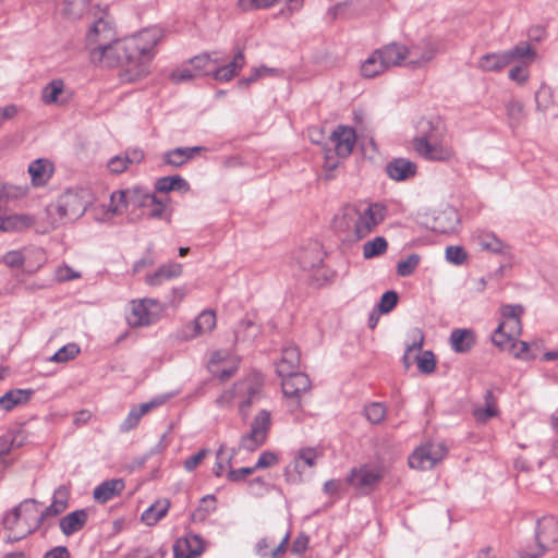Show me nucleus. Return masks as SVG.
Returning <instances> with one entry per match:
<instances>
[{
	"instance_id": "nucleus-1",
	"label": "nucleus",
	"mask_w": 558,
	"mask_h": 558,
	"mask_svg": "<svg viewBox=\"0 0 558 558\" xmlns=\"http://www.w3.org/2000/svg\"><path fill=\"white\" fill-rule=\"evenodd\" d=\"M162 38L159 27H148L122 39L116 38L105 50L94 52V63L122 69L121 78L134 82L149 72L154 48Z\"/></svg>"
},
{
	"instance_id": "nucleus-2",
	"label": "nucleus",
	"mask_w": 558,
	"mask_h": 558,
	"mask_svg": "<svg viewBox=\"0 0 558 558\" xmlns=\"http://www.w3.org/2000/svg\"><path fill=\"white\" fill-rule=\"evenodd\" d=\"M387 208L379 203L344 206L333 218L337 231L344 232L350 241H360L371 234L386 217Z\"/></svg>"
},
{
	"instance_id": "nucleus-3",
	"label": "nucleus",
	"mask_w": 558,
	"mask_h": 558,
	"mask_svg": "<svg viewBox=\"0 0 558 558\" xmlns=\"http://www.w3.org/2000/svg\"><path fill=\"white\" fill-rule=\"evenodd\" d=\"M90 203V194L86 189H69L54 203L46 207L47 226L43 232L53 230L59 226L73 222L81 218Z\"/></svg>"
},
{
	"instance_id": "nucleus-4",
	"label": "nucleus",
	"mask_w": 558,
	"mask_h": 558,
	"mask_svg": "<svg viewBox=\"0 0 558 558\" xmlns=\"http://www.w3.org/2000/svg\"><path fill=\"white\" fill-rule=\"evenodd\" d=\"M39 505L35 499H25L4 515L3 525L10 531V538L20 541L41 525Z\"/></svg>"
},
{
	"instance_id": "nucleus-5",
	"label": "nucleus",
	"mask_w": 558,
	"mask_h": 558,
	"mask_svg": "<svg viewBox=\"0 0 558 558\" xmlns=\"http://www.w3.org/2000/svg\"><path fill=\"white\" fill-rule=\"evenodd\" d=\"M415 153L428 161H449L454 151L452 147L435 131L417 136L412 142Z\"/></svg>"
},
{
	"instance_id": "nucleus-6",
	"label": "nucleus",
	"mask_w": 558,
	"mask_h": 558,
	"mask_svg": "<svg viewBox=\"0 0 558 558\" xmlns=\"http://www.w3.org/2000/svg\"><path fill=\"white\" fill-rule=\"evenodd\" d=\"M300 268L308 274V280L316 286H323L328 281V271L323 265L324 253L318 243H312L306 248H302L295 256Z\"/></svg>"
},
{
	"instance_id": "nucleus-7",
	"label": "nucleus",
	"mask_w": 558,
	"mask_h": 558,
	"mask_svg": "<svg viewBox=\"0 0 558 558\" xmlns=\"http://www.w3.org/2000/svg\"><path fill=\"white\" fill-rule=\"evenodd\" d=\"M536 548L524 550L521 558H539L558 543V520L553 515H544L536 522Z\"/></svg>"
},
{
	"instance_id": "nucleus-8",
	"label": "nucleus",
	"mask_w": 558,
	"mask_h": 558,
	"mask_svg": "<svg viewBox=\"0 0 558 558\" xmlns=\"http://www.w3.org/2000/svg\"><path fill=\"white\" fill-rule=\"evenodd\" d=\"M385 470L375 464H362L353 468L347 477V482L362 494L371 493L383 480Z\"/></svg>"
},
{
	"instance_id": "nucleus-9",
	"label": "nucleus",
	"mask_w": 558,
	"mask_h": 558,
	"mask_svg": "<svg viewBox=\"0 0 558 558\" xmlns=\"http://www.w3.org/2000/svg\"><path fill=\"white\" fill-rule=\"evenodd\" d=\"M448 449L442 442H427L417 447L408 459L409 465L416 470H430L447 454Z\"/></svg>"
},
{
	"instance_id": "nucleus-10",
	"label": "nucleus",
	"mask_w": 558,
	"mask_h": 558,
	"mask_svg": "<svg viewBox=\"0 0 558 558\" xmlns=\"http://www.w3.org/2000/svg\"><path fill=\"white\" fill-rule=\"evenodd\" d=\"M161 306L155 299H138L130 302V313L126 315V320L132 327H143L155 323Z\"/></svg>"
},
{
	"instance_id": "nucleus-11",
	"label": "nucleus",
	"mask_w": 558,
	"mask_h": 558,
	"mask_svg": "<svg viewBox=\"0 0 558 558\" xmlns=\"http://www.w3.org/2000/svg\"><path fill=\"white\" fill-rule=\"evenodd\" d=\"M270 424V413L266 410L259 411L251 424V430L241 437L239 448L253 452L263 446L266 441Z\"/></svg>"
},
{
	"instance_id": "nucleus-12",
	"label": "nucleus",
	"mask_w": 558,
	"mask_h": 558,
	"mask_svg": "<svg viewBox=\"0 0 558 558\" xmlns=\"http://www.w3.org/2000/svg\"><path fill=\"white\" fill-rule=\"evenodd\" d=\"M117 34L110 22L98 19L86 36V46L89 50L90 60H94V52L105 50L114 39Z\"/></svg>"
},
{
	"instance_id": "nucleus-13",
	"label": "nucleus",
	"mask_w": 558,
	"mask_h": 558,
	"mask_svg": "<svg viewBox=\"0 0 558 558\" xmlns=\"http://www.w3.org/2000/svg\"><path fill=\"white\" fill-rule=\"evenodd\" d=\"M439 52V43L432 38H422L408 47V62L411 68H423L434 60Z\"/></svg>"
},
{
	"instance_id": "nucleus-14",
	"label": "nucleus",
	"mask_w": 558,
	"mask_h": 558,
	"mask_svg": "<svg viewBox=\"0 0 558 558\" xmlns=\"http://www.w3.org/2000/svg\"><path fill=\"white\" fill-rule=\"evenodd\" d=\"M311 380L304 373L291 371L281 376V390L288 407H300V393L308 390Z\"/></svg>"
},
{
	"instance_id": "nucleus-15",
	"label": "nucleus",
	"mask_w": 558,
	"mask_h": 558,
	"mask_svg": "<svg viewBox=\"0 0 558 558\" xmlns=\"http://www.w3.org/2000/svg\"><path fill=\"white\" fill-rule=\"evenodd\" d=\"M262 385V378L256 374L250 375L235 384L240 388L239 397L242 398L239 404V412L243 420L247 418L250 407L258 400Z\"/></svg>"
},
{
	"instance_id": "nucleus-16",
	"label": "nucleus",
	"mask_w": 558,
	"mask_h": 558,
	"mask_svg": "<svg viewBox=\"0 0 558 558\" xmlns=\"http://www.w3.org/2000/svg\"><path fill=\"white\" fill-rule=\"evenodd\" d=\"M206 543L197 534H187L173 545L174 558H198L205 551Z\"/></svg>"
},
{
	"instance_id": "nucleus-17",
	"label": "nucleus",
	"mask_w": 558,
	"mask_h": 558,
	"mask_svg": "<svg viewBox=\"0 0 558 558\" xmlns=\"http://www.w3.org/2000/svg\"><path fill=\"white\" fill-rule=\"evenodd\" d=\"M330 141L335 145L337 156L341 158L349 157L356 142V134L353 128L338 125L330 134Z\"/></svg>"
},
{
	"instance_id": "nucleus-18",
	"label": "nucleus",
	"mask_w": 558,
	"mask_h": 558,
	"mask_svg": "<svg viewBox=\"0 0 558 558\" xmlns=\"http://www.w3.org/2000/svg\"><path fill=\"white\" fill-rule=\"evenodd\" d=\"M216 327V314L214 311H203L193 322L182 330L184 339L196 338L203 333L210 332Z\"/></svg>"
},
{
	"instance_id": "nucleus-19",
	"label": "nucleus",
	"mask_w": 558,
	"mask_h": 558,
	"mask_svg": "<svg viewBox=\"0 0 558 558\" xmlns=\"http://www.w3.org/2000/svg\"><path fill=\"white\" fill-rule=\"evenodd\" d=\"M70 99L71 93L65 88L61 78L52 80L41 89V101L47 106H64Z\"/></svg>"
},
{
	"instance_id": "nucleus-20",
	"label": "nucleus",
	"mask_w": 558,
	"mask_h": 558,
	"mask_svg": "<svg viewBox=\"0 0 558 558\" xmlns=\"http://www.w3.org/2000/svg\"><path fill=\"white\" fill-rule=\"evenodd\" d=\"M523 312V307L519 304L502 305L500 307V314L502 316V320L499 324L500 329H506L510 335L518 337L522 330L521 316Z\"/></svg>"
},
{
	"instance_id": "nucleus-21",
	"label": "nucleus",
	"mask_w": 558,
	"mask_h": 558,
	"mask_svg": "<svg viewBox=\"0 0 558 558\" xmlns=\"http://www.w3.org/2000/svg\"><path fill=\"white\" fill-rule=\"evenodd\" d=\"M128 207L126 190L114 191L110 194L109 204L100 206L101 217L98 219L107 221L116 216H121L126 211Z\"/></svg>"
},
{
	"instance_id": "nucleus-22",
	"label": "nucleus",
	"mask_w": 558,
	"mask_h": 558,
	"mask_svg": "<svg viewBox=\"0 0 558 558\" xmlns=\"http://www.w3.org/2000/svg\"><path fill=\"white\" fill-rule=\"evenodd\" d=\"M416 171V163L407 158H395L386 166V173L393 181H405L414 177Z\"/></svg>"
},
{
	"instance_id": "nucleus-23",
	"label": "nucleus",
	"mask_w": 558,
	"mask_h": 558,
	"mask_svg": "<svg viewBox=\"0 0 558 558\" xmlns=\"http://www.w3.org/2000/svg\"><path fill=\"white\" fill-rule=\"evenodd\" d=\"M28 173L34 186L45 185L53 173V166L48 159H36L28 166Z\"/></svg>"
},
{
	"instance_id": "nucleus-24",
	"label": "nucleus",
	"mask_w": 558,
	"mask_h": 558,
	"mask_svg": "<svg viewBox=\"0 0 558 558\" xmlns=\"http://www.w3.org/2000/svg\"><path fill=\"white\" fill-rule=\"evenodd\" d=\"M125 485L121 478H112L99 484L93 493L94 499L99 504H105L113 497L120 495Z\"/></svg>"
},
{
	"instance_id": "nucleus-25",
	"label": "nucleus",
	"mask_w": 558,
	"mask_h": 558,
	"mask_svg": "<svg viewBox=\"0 0 558 558\" xmlns=\"http://www.w3.org/2000/svg\"><path fill=\"white\" fill-rule=\"evenodd\" d=\"M535 104L537 110L550 114H558V99L555 97V90L546 84H542L535 93Z\"/></svg>"
},
{
	"instance_id": "nucleus-26",
	"label": "nucleus",
	"mask_w": 558,
	"mask_h": 558,
	"mask_svg": "<svg viewBox=\"0 0 558 558\" xmlns=\"http://www.w3.org/2000/svg\"><path fill=\"white\" fill-rule=\"evenodd\" d=\"M385 61L387 69L402 64L403 61L408 62V47L397 43H392L377 49Z\"/></svg>"
},
{
	"instance_id": "nucleus-27",
	"label": "nucleus",
	"mask_w": 558,
	"mask_h": 558,
	"mask_svg": "<svg viewBox=\"0 0 558 558\" xmlns=\"http://www.w3.org/2000/svg\"><path fill=\"white\" fill-rule=\"evenodd\" d=\"M182 265L179 263H169L160 266L154 274L146 276V283L150 287H158L165 280H171L181 276Z\"/></svg>"
},
{
	"instance_id": "nucleus-28",
	"label": "nucleus",
	"mask_w": 558,
	"mask_h": 558,
	"mask_svg": "<svg viewBox=\"0 0 558 558\" xmlns=\"http://www.w3.org/2000/svg\"><path fill=\"white\" fill-rule=\"evenodd\" d=\"M34 391L32 389H12L0 397V408L7 412L15 407L25 404L32 398Z\"/></svg>"
},
{
	"instance_id": "nucleus-29",
	"label": "nucleus",
	"mask_w": 558,
	"mask_h": 558,
	"mask_svg": "<svg viewBox=\"0 0 558 558\" xmlns=\"http://www.w3.org/2000/svg\"><path fill=\"white\" fill-rule=\"evenodd\" d=\"M33 223V218L28 215H5L0 210V231L14 232L27 229Z\"/></svg>"
},
{
	"instance_id": "nucleus-30",
	"label": "nucleus",
	"mask_w": 558,
	"mask_h": 558,
	"mask_svg": "<svg viewBox=\"0 0 558 558\" xmlns=\"http://www.w3.org/2000/svg\"><path fill=\"white\" fill-rule=\"evenodd\" d=\"M203 150L201 146L178 147L163 154V161L172 167H180Z\"/></svg>"
},
{
	"instance_id": "nucleus-31",
	"label": "nucleus",
	"mask_w": 558,
	"mask_h": 558,
	"mask_svg": "<svg viewBox=\"0 0 558 558\" xmlns=\"http://www.w3.org/2000/svg\"><path fill=\"white\" fill-rule=\"evenodd\" d=\"M69 489L65 486H59L53 494L52 502L44 511L39 510V515L43 517V522L47 517H54L63 512L68 507Z\"/></svg>"
},
{
	"instance_id": "nucleus-32",
	"label": "nucleus",
	"mask_w": 558,
	"mask_h": 558,
	"mask_svg": "<svg viewBox=\"0 0 558 558\" xmlns=\"http://www.w3.org/2000/svg\"><path fill=\"white\" fill-rule=\"evenodd\" d=\"M509 57L504 51L486 53L478 59V68L485 72H499L509 65Z\"/></svg>"
},
{
	"instance_id": "nucleus-33",
	"label": "nucleus",
	"mask_w": 558,
	"mask_h": 558,
	"mask_svg": "<svg viewBox=\"0 0 558 558\" xmlns=\"http://www.w3.org/2000/svg\"><path fill=\"white\" fill-rule=\"evenodd\" d=\"M450 343L453 351L464 353L475 344L474 332L470 329H454L450 335Z\"/></svg>"
},
{
	"instance_id": "nucleus-34",
	"label": "nucleus",
	"mask_w": 558,
	"mask_h": 558,
	"mask_svg": "<svg viewBox=\"0 0 558 558\" xmlns=\"http://www.w3.org/2000/svg\"><path fill=\"white\" fill-rule=\"evenodd\" d=\"M221 59L218 57L213 58L211 53H202L195 56L189 60V64L198 76L211 75L213 69L211 64H219Z\"/></svg>"
},
{
	"instance_id": "nucleus-35",
	"label": "nucleus",
	"mask_w": 558,
	"mask_h": 558,
	"mask_svg": "<svg viewBox=\"0 0 558 558\" xmlns=\"http://www.w3.org/2000/svg\"><path fill=\"white\" fill-rule=\"evenodd\" d=\"M155 189L160 193H168L171 191L186 193L190 190V184L185 179L177 174L159 178L155 183Z\"/></svg>"
},
{
	"instance_id": "nucleus-36",
	"label": "nucleus",
	"mask_w": 558,
	"mask_h": 558,
	"mask_svg": "<svg viewBox=\"0 0 558 558\" xmlns=\"http://www.w3.org/2000/svg\"><path fill=\"white\" fill-rule=\"evenodd\" d=\"M387 70L378 50H375L361 65V75L365 78H373Z\"/></svg>"
},
{
	"instance_id": "nucleus-37",
	"label": "nucleus",
	"mask_w": 558,
	"mask_h": 558,
	"mask_svg": "<svg viewBox=\"0 0 558 558\" xmlns=\"http://www.w3.org/2000/svg\"><path fill=\"white\" fill-rule=\"evenodd\" d=\"M87 521V513L85 510H75L66 514L60 521V529L65 535H71L81 530Z\"/></svg>"
},
{
	"instance_id": "nucleus-38",
	"label": "nucleus",
	"mask_w": 558,
	"mask_h": 558,
	"mask_svg": "<svg viewBox=\"0 0 558 558\" xmlns=\"http://www.w3.org/2000/svg\"><path fill=\"white\" fill-rule=\"evenodd\" d=\"M509 57V65L518 61H533L536 57V50L529 43H519L511 49L505 50Z\"/></svg>"
},
{
	"instance_id": "nucleus-39",
	"label": "nucleus",
	"mask_w": 558,
	"mask_h": 558,
	"mask_svg": "<svg viewBox=\"0 0 558 558\" xmlns=\"http://www.w3.org/2000/svg\"><path fill=\"white\" fill-rule=\"evenodd\" d=\"M169 507L170 501L168 499L158 500L143 512L142 520L147 525H154L167 514Z\"/></svg>"
},
{
	"instance_id": "nucleus-40",
	"label": "nucleus",
	"mask_w": 558,
	"mask_h": 558,
	"mask_svg": "<svg viewBox=\"0 0 558 558\" xmlns=\"http://www.w3.org/2000/svg\"><path fill=\"white\" fill-rule=\"evenodd\" d=\"M485 407L475 408L473 411V415L477 422H486L487 420L496 416L498 414V409L496 405V399L490 390H487L485 396Z\"/></svg>"
},
{
	"instance_id": "nucleus-41",
	"label": "nucleus",
	"mask_w": 558,
	"mask_h": 558,
	"mask_svg": "<svg viewBox=\"0 0 558 558\" xmlns=\"http://www.w3.org/2000/svg\"><path fill=\"white\" fill-rule=\"evenodd\" d=\"M301 355L295 345H289L281 351V376L283 373L295 371L300 366Z\"/></svg>"
},
{
	"instance_id": "nucleus-42",
	"label": "nucleus",
	"mask_w": 558,
	"mask_h": 558,
	"mask_svg": "<svg viewBox=\"0 0 558 558\" xmlns=\"http://www.w3.org/2000/svg\"><path fill=\"white\" fill-rule=\"evenodd\" d=\"M143 215L148 219H165L170 222L171 214L167 210L166 202L157 196L154 197L153 204L143 208Z\"/></svg>"
},
{
	"instance_id": "nucleus-43",
	"label": "nucleus",
	"mask_w": 558,
	"mask_h": 558,
	"mask_svg": "<svg viewBox=\"0 0 558 558\" xmlns=\"http://www.w3.org/2000/svg\"><path fill=\"white\" fill-rule=\"evenodd\" d=\"M128 193V206L132 205L138 208H146L149 204H153L155 194L148 193L141 187H132L126 190Z\"/></svg>"
},
{
	"instance_id": "nucleus-44",
	"label": "nucleus",
	"mask_w": 558,
	"mask_h": 558,
	"mask_svg": "<svg viewBox=\"0 0 558 558\" xmlns=\"http://www.w3.org/2000/svg\"><path fill=\"white\" fill-rule=\"evenodd\" d=\"M388 242L384 236H376L363 244V257L372 259L386 253Z\"/></svg>"
},
{
	"instance_id": "nucleus-45",
	"label": "nucleus",
	"mask_w": 558,
	"mask_h": 558,
	"mask_svg": "<svg viewBox=\"0 0 558 558\" xmlns=\"http://www.w3.org/2000/svg\"><path fill=\"white\" fill-rule=\"evenodd\" d=\"M424 343V335L420 328H413L409 332V342L407 343V350L403 355V362L407 367L410 366V353L414 351H421Z\"/></svg>"
},
{
	"instance_id": "nucleus-46",
	"label": "nucleus",
	"mask_w": 558,
	"mask_h": 558,
	"mask_svg": "<svg viewBox=\"0 0 558 558\" xmlns=\"http://www.w3.org/2000/svg\"><path fill=\"white\" fill-rule=\"evenodd\" d=\"M506 112L511 128L518 126L524 119V105L519 99H510L506 104Z\"/></svg>"
},
{
	"instance_id": "nucleus-47",
	"label": "nucleus",
	"mask_w": 558,
	"mask_h": 558,
	"mask_svg": "<svg viewBox=\"0 0 558 558\" xmlns=\"http://www.w3.org/2000/svg\"><path fill=\"white\" fill-rule=\"evenodd\" d=\"M302 459L299 454L295 456L293 462L286 468V480L290 483H298L303 480V477L310 471L305 464L301 463Z\"/></svg>"
},
{
	"instance_id": "nucleus-48",
	"label": "nucleus",
	"mask_w": 558,
	"mask_h": 558,
	"mask_svg": "<svg viewBox=\"0 0 558 558\" xmlns=\"http://www.w3.org/2000/svg\"><path fill=\"white\" fill-rule=\"evenodd\" d=\"M22 441L17 440V433L12 429L0 430V457L10 452L13 447H20Z\"/></svg>"
},
{
	"instance_id": "nucleus-49",
	"label": "nucleus",
	"mask_w": 558,
	"mask_h": 558,
	"mask_svg": "<svg viewBox=\"0 0 558 558\" xmlns=\"http://www.w3.org/2000/svg\"><path fill=\"white\" fill-rule=\"evenodd\" d=\"M81 349L76 343H68L59 349L51 357L50 361L56 363H65L68 361L74 360Z\"/></svg>"
},
{
	"instance_id": "nucleus-50",
	"label": "nucleus",
	"mask_w": 558,
	"mask_h": 558,
	"mask_svg": "<svg viewBox=\"0 0 558 558\" xmlns=\"http://www.w3.org/2000/svg\"><path fill=\"white\" fill-rule=\"evenodd\" d=\"M278 2L279 0H238L236 8L241 12L266 10L276 5Z\"/></svg>"
},
{
	"instance_id": "nucleus-51",
	"label": "nucleus",
	"mask_w": 558,
	"mask_h": 558,
	"mask_svg": "<svg viewBox=\"0 0 558 558\" xmlns=\"http://www.w3.org/2000/svg\"><path fill=\"white\" fill-rule=\"evenodd\" d=\"M366 418L373 423H380L386 416V407L380 402H373L364 408Z\"/></svg>"
},
{
	"instance_id": "nucleus-52",
	"label": "nucleus",
	"mask_w": 558,
	"mask_h": 558,
	"mask_svg": "<svg viewBox=\"0 0 558 558\" xmlns=\"http://www.w3.org/2000/svg\"><path fill=\"white\" fill-rule=\"evenodd\" d=\"M420 263L417 254H411L404 260L397 264V274L401 277H408L414 272Z\"/></svg>"
},
{
	"instance_id": "nucleus-53",
	"label": "nucleus",
	"mask_w": 558,
	"mask_h": 558,
	"mask_svg": "<svg viewBox=\"0 0 558 558\" xmlns=\"http://www.w3.org/2000/svg\"><path fill=\"white\" fill-rule=\"evenodd\" d=\"M417 368L423 374H430L435 371L436 361L432 351H425L421 355L415 356Z\"/></svg>"
},
{
	"instance_id": "nucleus-54",
	"label": "nucleus",
	"mask_w": 558,
	"mask_h": 558,
	"mask_svg": "<svg viewBox=\"0 0 558 558\" xmlns=\"http://www.w3.org/2000/svg\"><path fill=\"white\" fill-rule=\"evenodd\" d=\"M515 338L517 337L510 335L508 330L500 329L499 325L492 336L493 342L501 349H507L508 347L515 348V344L513 343Z\"/></svg>"
},
{
	"instance_id": "nucleus-55",
	"label": "nucleus",
	"mask_w": 558,
	"mask_h": 558,
	"mask_svg": "<svg viewBox=\"0 0 558 558\" xmlns=\"http://www.w3.org/2000/svg\"><path fill=\"white\" fill-rule=\"evenodd\" d=\"M478 245L488 252L501 253L504 250V243L497 239L494 234H484L478 238Z\"/></svg>"
},
{
	"instance_id": "nucleus-56",
	"label": "nucleus",
	"mask_w": 558,
	"mask_h": 558,
	"mask_svg": "<svg viewBox=\"0 0 558 558\" xmlns=\"http://www.w3.org/2000/svg\"><path fill=\"white\" fill-rule=\"evenodd\" d=\"M195 77H197V75L195 74V72L193 71V69L191 68L190 64L189 65L184 64L180 68H177L170 74V80L175 84L190 82V81L194 80Z\"/></svg>"
},
{
	"instance_id": "nucleus-57",
	"label": "nucleus",
	"mask_w": 558,
	"mask_h": 558,
	"mask_svg": "<svg viewBox=\"0 0 558 558\" xmlns=\"http://www.w3.org/2000/svg\"><path fill=\"white\" fill-rule=\"evenodd\" d=\"M397 303H398L397 292H395L392 290L387 291L381 295L380 301L377 305V310L381 314H387L393 310V307L397 305Z\"/></svg>"
},
{
	"instance_id": "nucleus-58",
	"label": "nucleus",
	"mask_w": 558,
	"mask_h": 558,
	"mask_svg": "<svg viewBox=\"0 0 558 558\" xmlns=\"http://www.w3.org/2000/svg\"><path fill=\"white\" fill-rule=\"evenodd\" d=\"M255 550L260 557H267L270 554L271 558H277V555L279 554V545L270 546L268 538L264 537L257 542Z\"/></svg>"
},
{
	"instance_id": "nucleus-59",
	"label": "nucleus",
	"mask_w": 558,
	"mask_h": 558,
	"mask_svg": "<svg viewBox=\"0 0 558 558\" xmlns=\"http://www.w3.org/2000/svg\"><path fill=\"white\" fill-rule=\"evenodd\" d=\"M529 62H523L521 65L513 66L509 71V78L519 85H524L529 78Z\"/></svg>"
},
{
	"instance_id": "nucleus-60",
	"label": "nucleus",
	"mask_w": 558,
	"mask_h": 558,
	"mask_svg": "<svg viewBox=\"0 0 558 558\" xmlns=\"http://www.w3.org/2000/svg\"><path fill=\"white\" fill-rule=\"evenodd\" d=\"M446 258L454 265H462L466 259V253L461 246H448L446 248Z\"/></svg>"
},
{
	"instance_id": "nucleus-61",
	"label": "nucleus",
	"mask_w": 558,
	"mask_h": 558,
	"mask_svg": "<svg viewBox=\"0 0 558 558\" xmlns=\"http://www.w3.org/2000/svg\"><path fill=\"white\" fill-rule=\"evenodd\" d=\"M142 417L143 416L138 414V410L136 409V407L132 408L125 420L120 425V430L123 433L132 430L138 425Z\"/></svg>"
},
{
	"instance_id": "nucleus-62",
	"label": "nucleus",
	"mask_w": 558,
	"mask_h": 558,
	"mask_svg": "<svg viewBox=\"0 0 558 558\" xmlns=\"http://www.w3.org/2000/svg\"><path fill=\"white\" fill-rule=\"evenodd\" d=\"M299 457L302 459L301 463L305 464L308 470L313 469L319 453L314 448H304L299 451Z\"/></svg>"
},
{
	"instance_id": "nucleus-63",
	"label": "nucleus",
	"mask_w": 558,
	"mask_h": 558,
	"mask_svg": "<svg viewBox=\"0 0 558 558\" xmlns=\"http://www.w3.org/2000/svg\"><path fill=\"white\" fill-rule=\"evenodd\" d=\"M245 57L242 49H238L235 53L233 54L232 60L223 64L228 70H231L234 75H236L245 65Z\"/></svg>"
},
{
	"instance_id": "nucleus-64",
	"label": "nucleus",
	"mask_w": 558,
	"mask_h": 558,
	"mask_svg": "<svg viewBox=\"0 0 558 558\" xmlns=\"http://www.w3.org/2000/svg\"><path fill=\"white\" fill-rule=\"evenodd\" d=\"M128 158L124 155L114 156L108 161V169L114 174L122 173L128 169Z\"/></svg>"
}]
</instances>
